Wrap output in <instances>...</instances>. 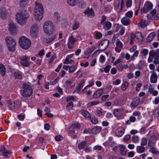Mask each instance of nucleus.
<instances>
[{
  "mask_svg": "<svg viewBox=\"0 0 159 159\" xmlns=\"http://www.w3.org/2000/svg\"><path fill=\"white\" fill-rule=\"evenodd\" d=\"M30 16L28 11L26 10H23L17 13L16 18L17 23L21 25H25L27 19Z\"/></svg>",
  "mask_w": 159,
  "mask_h": 159,
  "instance_id": "1",
  "label": "nucleus"
},
{
  "mask_svg": "<svg viewBox=\"0 0 159 159\" xmlns=\"http://www.w3.org/2000/svg\"><path fill=\"white\" fill-rule=\"evenodd\" d=\"M34 15L35 19L37 20L40 21L43 18V8L40 3L35 2Z\"/></svg>",
  "mask_w": 159,
  "mask_h": 159,
  "instance_id": "2",
  "label": "nucleus"
},
{
  "mask_svg": "<svg viewBox=\"0 0 159 159\" xmlns=\"http://www.w3.org/2000/svg\"><path fill=\"white\" fill-rule=\"evenodd\" d=\"M43 30L47 35H50L55 32V27L53 22L50 21H47L43 24Z\"/></svg>",
  "mask_w": 159,
  "mask_h": 159,
  "instance_id": "3",
  "label": "nucleus"
},
{
  "mask_svg": "<svg viewBox=\"0 0 159 159\" xmlns=\"http://www.w3.org/2000/svg\"><path fill=\"white\" fill-rule=\"evenodd\" d=\"M33 93L31 86L26 83L23 84L22 89L20 90V93L22 96L24 97H28L30 96Z\"/></svg>",
  "mask_w": 159,
  "mask_h": 159,
  "instance_id": "4",
  "label": "nucleus"
},
{
  "mask_svg": "<svg viewBox=\"0 0 159 159\" xmlns=\"http://www.w3.org/2000/svg\"><path fill=\"white\" fill-rule=\"evenodd\" d=\"M19 43L22 48L24 49H27L30 48L31 42L29 39L23 36L19 38Z\"/></svg>",
  "mask_w": 159,
  "mask_h": 159,
  "instance_id": "5",
  "label": "nucleus"
},
{
  "mask_svg": "<svg viewBox=\"0 0 159 159\" xmlns=\"http://www.w3.org/2000/svg\"><path fill=\"white\" fill-rule=\"evenodd\" d=\"M5 40L8 50L11 51H14L16 48L15 40L10 36L7 37Z\"/></svg>",
  "mask_w": 159,
  "mask_h": 159,
  "instance_id": "6",
  "label": "nucleus"
},
{
  "mask_svg": "<svg viewBox=\"0 0 159 159\" xmlns=\"http://www.w3.org/2000/svg\"><path fill=\"white\" fill-rule=\"evenodd\" d=\"M79 40H81V38L79 34L76 35V38H74L72 35L68 39V48L69 49L72 48L74 46L75 42Z\"/></svg>",
  "mask_w": 159,
  "mask_h": 159,
  "instance_id": "7",
  "label": "nucleus"
},
{
  "mask_svg": "<svg viewBox=\"0 0 159 159\" xmlns=\"http://www.w3.org/2000/svg\"><path fill=\"white\" fill-rule=\"evenodd\" d=\"M39 30V26L36 23L33 24L30 28V35L33 37H36L38 34Z\"/></svg>",
  "mask_w": 159,
  "mask_h": 159,
  "instance_id": "8",
  "label": "nucleus"
},
{
  "mask_svg": "<svg viewBox=\"0 0 159 159\" xmlns=\"http://www.w3.org/2000/svg\"><path fill=\"white\" fill-rule=\"evenodd\" d=\"M153 4L151 2L147 1L144 4L143 8L141 10V11L144 13H146L152 9Z\"/></svg>",
  "mask_w": 159,
  "mask_h": 159,
  "instance_id": "9",
  "label": "nucleus"
},
{
  "mask_svg": "<svg viewBox=\"0 0 159 159\" xmlns=\"http://www.w3.org/2000/svg\"><path fill=\"white\" fill-rule=\"evenodd\" d=\"M109 43V42L108 40L106 39L102 40L99 44L98 48L100 50H104L108 47Z\"/></svg>",
  "mask_w": 159,
  "mask_h": 159,
  "instance_id": "10",
  "label": "nucleus"
},
{
  "mask_svg": "<svg viewBox=\"0 0 159 159\" xmlns=\"http://www.w3.org/2000/svg\"><path fill=\"white\" fill-rule=\"evenodd\" d=\"M20 62L24 66H28L30 65V58L24 56L21 57Z\"/></svg>",
  "mask_w": 159,
  "mask_h": 159,
  "instance_id": "11",
  "label": "nucleus"
},
{
  "mask_svg": "<svg viewBox=\"0 0 159 159\" xmlns=\"http://www.w3.org/2000/svg\"><path fill=\"white\" fill-rule=\"evenodd\" d=\"M75 79L73 78L72 79L67 80L65 83V86L66 89L72 88L75 85L74 83Z\"/></svg>",
  "mask_w": 159,
  "mask_h": 159,
  "instance_id": "12",
  "label": "nucleus"
},
{
  "mask_svg": "<svg viewBox=\"0 0 159 159\" xmlns=\"http://www.w3.org/2000/svg\"><path fill=\"white\" fill-rule=\"evenodd\" d=\"M157 140V138L155 135H153L150 137L148 143V145L149 147L154 146Z\"/></svg>",
  "mask_w": 159,
  "mask_h": 159,
  "instance_id": "13",
  "label": "nucleus"
},
{
  "mask_svg": "<svg viewBox=\"0 0 159 159\" xmlns=\"http://www.w3.org/2000/svg\"><path fill=\"white\" fill-rule=\"evenodd\" d=\"M124 113V111L122 108L115 109L113 111V114L115 116L118 118L122 117Z\"/></svg>",
  "mask_w": 159,
  "mask_h": 159,
  "instance_id": "14",
  "label": "nucleus"
},
{
  "mask_svg": "<svg viewBox=\"0 0 159 159\" xmlns=\"http://www.w3.org/2000/svg\"><path fill=\"white\" fill-rule=\"evenodd\" d=\"M114 6L116 7H120V11L122 10L124 6L123 0H116L114 3Z\"/></svg>",
  "mask_w": 159,
  "mask_h": 159,
  "instance_id": "15",
  "label": "nucleus"
},
{
  "mask_svg": "<svg viewBox=\"0 0 159 159\" xmlns=\"http://www.w3.org/2000/svg\"><path fill=\"white\" fill-rule=\"evenodd\" d=\"M116 44L115 50L116 52H120L122 48L123 44L119 39H117Z\"/></svg>",
  "mask_w": 159,
  "mask_h": 159,
  "instance_id": "16",
  "label": "nucleus"
},
{
  "mask_svg": "<svg viewBox=\"0 0 159 159\" xmlns=\"http://www.w3.org/2000/svg\"><path fill=\"white\" fill-rule=\"evenodd\" d=\"M7 12L6 9L3 7L0 8V18L2 19H4L6 18Z\"/></svg>",
  "mask_w": 159,
  "mask_h": 159,
  "instance_id": "17",
  "label": "nucleus"
},
{
  "mask_svg": "<svg viewBox=\"0 0 159 159\" xmlns=\"http://www.w3.org/2000/svg\"><path fill=\"white\" fill-rule=\"evenodd\" d=\"M0 153L1 155L4 157H7L9 155L11 154V152L10 151L6 150L4 146L1 147L0 149Z\"/></svg>",
  "mask_w": 159,
  "mask_h": 159,
  "instance_id": "18",
  "label": "nucleus"
},
{
  "mask_svg": "<svg viewBox=\"0 0 159 159\" xmlns=\"http://www.w3.org/2000/svg\"><path fill=\"white\" fill-rule=\"evenodd\" d=\"M152 73L150 77V81L151 83H156L157 81V74L154 71L151 72Z\"/></svg>",
  "mask_w": 159,
  "mask_h": 159,
  "instance_id": "19",
  "label": "nucleus"
},
{
  "mask_svg": "<svg viewBox=\"0 0 159 159\" xmlns=\"http://www.w3.org/2000/svg\"><path fill=\"white\" fill-rule=\"evenodd\" d=\"M135 38L137 39L139 44H141L143 39V37L140 32H138L134 34Z\"/></svg>",
  "mask_w": 159,
  "mask_h": 159,
  "instance_id": "20",
  "label": "nucleus"
},
{
  "mask_svg": "<svg viewBox=\"0 0 159 159\" xmlns=\"http://www.w3.org/2000/svg\"><path fill=\"white\" fill-rule=\"evenodd\" d=\"M125 133V130L122 127L118 128L116 130V135L118 137L122 136Z\"/></svg>",
  "mask_w": 159,
  "mask_h": 159,
  "instance_id": "21",
  "label": "nucleus"
},
{
  "mask_svg": "<svg viewBox=\"0 0 159 159\" xmlns=\"http://www.w3.org/2000/svg\"><path fill=\"white\" fill-rule=\"evenodd\" d=\"M139 102V99L138 97H135L131 103V106L132 108H134L136 107Z\"/></svg>",
  "mask_w": 159,
  "mask_h": 159,
  "instance_id": "22",
  "label": "nucleus"
},
{
  "mask_svg": "<svg viewBox=\"0 0 159 159\" xmlns=\"http://www.w3.org/2000/svg\"><path fill=\"white\" fill-rule=\"evenodd\" d=\"M52 34L51 36L45 38L44 39V42L46 43H49L52 42L56 39V34Z\"/></svg>",
  "mask_w": 159,
  "mask_h": 159,
  "instance_id": "23",
  "label": "nucleus"
},
{
  "mask_svg": "<svg viewBox=\"0 0 159 159\" xmlns=\"http://www.w3.org/2000/svg\"><path fill=\"white\" fill-rule=\"evenodd\" d=\"M84 13L89 17H93L94 16V12L92 8H88L84 11Z\"/></svg>",
  "mask_w": 159,
  "mask_h": 159,
  "instance_id": "24",
  "label": "nucleus"
},
{
  "mask_svg": "<svg viewBox=\"0 0 159 159\" xmlns=\"http://www.w3.org/2000/svg\"><path fill=\"white\" fill-rule=\"evenodd\" d=\"M101 25H102L103 28L105 30L110 29L111 27V23L108 21H107Z\"/></svg>",
  "mask_w": 159,
  "mask_h": 159,
  "instance_id": "25",
  "label": "nucleus"
},
{
  "mask_svg": "<svg viewBox=\"0 0 159 159\" xmlns=\"http://www.w3.org/2000/svg\"><path fill=\"white\" fill-rule=\"evenodd\" d=\"M85 83V80H82L80 83L78 85L76 88L75 90H74V92H77V93H79V91L81 90V89L83 88V86Z\"/></svg>",
  "mask_w": 159,
  "mask_h": 159,
  "instance_id": "26",
  "label": "nucleus"
},
{
  "mask_svg": "<svg viewBox=\"0 0 159 159\" xmlns=\"http://www.w3.org/2000/svg\"><path fill=\"white\" fill-rule=\"evenodd\" d=\"M9 30L11 32H15L17 30V27L13 22H11L9 25Z\"/></svg>",
  "mask_w": 159,
  "mask_h": 159,
  "instance_id": "27",
  "label": "nucleus"
},
{
  "mask_svg": "<svg viewBox=\"0 0 159 159\" xmlns=\"http://www.w3.org/2000/svg\"><path fill=\"white\" fill-rule=\"evenodd\" d=\"M148 24V22L145 20L142 19L139 22L138 25L139 27L143 28L146 26Z\"/></svg>",
  "mask_w": 159,
  "mask_h": 159,
  "instance_id": "28",
  "label": "nucleus"
},
{
  "mask_svg": "<svg viewBox=\"0 0 159 159\" xmlns=\"http://www.w3.org/2000/svg\"><path fill=\"white\" fill-rule=\"evenodd\" d=\"M103 92V90L100 89L95 92L93 95V97L94 98H97L100 97Z\"/></svg>",
  "mask_w": 159,
  "mask_h": 159,
  "instance_id": "29",
  "label": "nucleus"
},
{
  "mask_svg": "<svg viewBox=\"0 0 159 159\" xmlns=\"http://www.w3.org/2000/svg\"><path fill=\"white\" fill-rule=\"evenodd\" d=\"M149 55L154 58L159 57V49H157L156 51H151L149 52Z\"/></svg>",
  "mask_w": 159,
  "mask_h": 159,
  "instance_id": "30",
  "label": "nucleus"
},
{
  "mask_svg": "<svg viewBox=\"0 0 159 159\" xmlns=\"http://www.w3.org/2000/svg\"><path fill=\"white\" fill-rule=\"evenodd\" d=\"M121 22L123 25H127L130 23V20L129 18L125 16L121 19Z\"/></svg>",
  "mask_w": 159,
  "mask_h": 159,
  "instance_id": "31",
  "label": "nucleus"
},
{
  "mask_svg": "<svg viewBox=\"0 0 159 159\" xmlns=\"http://www.w3.org/2000/svg\"><path fill=\"white\" fill-rule=\"evenodd\" d=\"M155 35V34L154 32L151 33L146 38L147 42H149L151 41L154 39Z\"/></svg>",
  "mask_w": 159,
  "mask_h": 159,
  "instance_id": "32",
  "label": "nucleus"
},
{
  "mask_svg": "<svg viewBox=\"0 0 159 159\" xmlns=\"http://www.w3.org/2000/svg\"><path fill=\"white\" fill-rule=\"evenodd\" d=\"M145 148L143 146H138L136 147V151L137 153H141L144 152Z\"/></svg>",
  "mask_w": 159,
  "mask_h": 159,
  "instance_id": "33",
  "label": "nucleus"
},
{
  "mask_svg": "<svg viewBox=\"0 0 159 159\" xmlns=\"http://www.w3.org/2000/svg\"><path fill=\"white\" fill-rule=\"evenodd\" d=\"M54 18L56 22L58 24L60 23V17L59 13L56 12L54 14Z\"/></svg>",
  "mask_w": 159,
  "mask_h": 159,
  "instance_id": "34",
  "label": "nucleus"
},
{
  "mask_svg": "<svg viewBox=\"0 0 159 159\" xmlns=\"http://www.w3.org/2000/svg\"><path fill=\"white\" fill-rule=\"evenodd\" d=\"M102 128L100 127L96 126L94 127L92 130V132L93 134H97L99 133L101 130Z\"/></svg>",
  "mask_w": 159,
  "mask_h": 159,
  "instance_id": "35",
  "label": "nucleus"
},
{
  "mask_svg": "<svg viewBox=\"0 0 159 159\" xmlns=\"http://www.w3.org/2000/svg\"><path fill=\"white\" fill-rule=\"evenodd\" d=\"M120 148V152L123 155H125L126 154V151L125 150V146L124 145H119Z\"/></svg>",
  "mask_w": 159,
  "mask_h": 159,
  "instance_id": "36",
  "label": "nucleus"
},
{
  "mask_svg": "<svg viewBox=\"0 0 159 159\" xmlns=\"http://www.w3.org/2000/svg\"><path fill=\"white\" fill-rule=\"evenodd\" d=\"M80 26V24L78 22L75 21L72 26V29L74 30L78 29Z\"/></svg>",
  "mask_w": 159,
  "mask_h": 159,
  "instance_id": "37",
  "label": "nucleus"
},
{
  "mask_svg": "<svg viewBox=\"0 0 159 159\" xmlns=\"http://www.w3.org/2000/svg\"><path fill=\"white\" fill-rule=\"evenodd\" d=\"M0 73L2 76H4L6 73L5 68L2 64H0Z\"/></svg>",
  "mask_w": 159,
  "mask_h": 159,
  "instance_id": "38",
  "label": "nucleus"
},
{
  "mask_svg": "<svg viewBox=\"0 0 159 159\" xmlns=\"http://www.w3.org/2000/svg\"><path fill=\"white\" fill-rule=\"evenodd\" d=\"M29 1L30 0H21L20 3V6L21 7H25Z\"/></svg>",
  "mask_w": 159,
  "mask_h": 159,
  "instance_id": "39",
  "label": "nucleus"
},
{
  "mask_svg": "<svg viewBox=\"0 0 159 159\" xmlns=\"http://www.w3.org/2000/svg\"><path fill=\"white\" fill-rule=\"evenodd\" d=\"M73 107V104L72 102H69L66 106V110L68 111H69L70 110L72 109Z\"/></svg>",
  "mask_w": 159,
  "mask_h": 159,
  "instance_id": "40",
  "label": "nucleus"
},
{
  "mask_svg": "<svg viewBox=\"0 0 159 159\" xmlns=\"http://www.w3.org/2000/svg\"><path fill=\"white\" fill-rule=\"evenodd\" d=\"M78 0H67L68 4L70 6H74L75 5Z\"/></svg>",
  "mask_w": 159,
  "mask_h": 159,
  "instance_id": "41",
  "label": "nucleus"
},
{
  "mask_svg": "<svg viewBox=\"0 0 159 159\" xmlns=\"http://www.w3.org/2000/svg\"><path fill=\"white\" fill-rule=\"evenodd\" d=\"M87 143V142L86 141L82 142L80 143L78 145L79 148L80 149L83 148Z\"/></svg>",
  "mask_w": 159,
  "mask_h": 159,
  "instance_id": "42",
  "label": "nucleus"
},
{
  "mask_svg": "<svg viewBox=\"0 0 159 159\" xmlns=\"http://www.w3.org/2000/svg\"><path fill=\"white\" fill-rule=\"evenodd\" d=\"M132 142L135 143H137L139 141V137L136 135H133L131 138Z\"/></svg>",
  "mask_w": 159,
  "mask_h": 159,
  "instance_id": "43",
  "label": "nucleus"
},
{
  "mask_svg": "<svg viewBox=\"0 0 159 159\" xmlns=\"http://www.w3.org/2000/svg\"><path fill=\"white\" fill-rule=\"evenodd\" d=\"M149 151L153 154H155L159 155V152L157 151L155 148H151L149 149Z\"/></svg>",
  "mask_w": 159,
  "mask_h": 159,
  "instance_id": "44",
  "label": "nucleus"
},
{
  "mask_svg": "<svg viewBox=\"0 0 159 159\" xmlns=\"http://www.w3.org/2000/svg\"><path fill=\"white\" fill-rule=\"evenodd\" d=\"M136 120V118L133 116H130L129 118V120H128L126 122L127 124L129 125L130 124V122H134Z\"/></svg>",
  "mask_w": 159,
  "mask_h": 159,
  "instance_id": "45",
  "label": "nucleus"
},
{
  "mask_svg": "<svg viewBox=\"0 0 159 159\" xmlns=\"http://www.w3.org/2000/svg\"><path fill=\"white\" fill-rule=\"evenodd\" d=\"M14 75L16 79H17L19 80H20L21 79L22 75L21 72L20 71L15 72Z\"/></svg>",
  "mask_w": 159,
  "mask_h": 159,
  "instance_id": "46",
  "label": "nucleus"
},
{
  "mask_svg": "<svg viewBox=\"0 0 159 159\" xmlns=\"http://www.w3.org/2000/svg\"><path fill=\"white\" fill-rule=\"evenodd\" d=\"M81 114L84 116L89 118L90 116V114L89 113L85 110H82Z\"/></svg>",
  "mask_w": 159,
  "mask_h": 159,
  "instance_id": "47",
  "label": "nucleus"
},
{
  "mask_svg": "<svg viewBox=\"0 0 159 159\" xmlns=\"http://www.w3.org/2000/svg\"><path fill=\"white\" fill-rule=\"evenodd\" d=\"M147 144V139L145 138H143L141 139V145L145 146Z\"/></svg>",
  "mask_w": 159,
  "mask_h": 159,
  "instance_id": "48",
  "label": "nucleus"
},
{
  "mask_svg": "<svg viewBox=\"0 0 159 159\" xmlns=\"http://www.w3.org/2000/svg\"><path fill=\"white\" fill-rule=\"evenodd\" d=\"M13 102L15 109L18 108L21 106V102L19 101L16 100Z\"/></svg>",
  "mask_w": 159,
  "mask_h": 159,
  "instance_id": "49",
  "label": "nucleus"
},
{
  "mask_svg": "<svg viewBox=\"0 0 159 159\" xmlns=\"http://www.w3.org/2000/svg\"><path fill=\"white\" fill-rule=\"evenodd\" d=\"M103 110L101 108L100 110H97L96 112V114L98 116H103L104 114L102 112Z\"/></svg>",
  "mask_w": 159,
  "mask_h": 159,
  "instance_id": "50",
  "label": "nucleus"
},
{
  "mask_svg": "<svg viewBox=\"0 0 159 159\" xmlns=\"http://www.w3.org/2000/svg\"><path fill=\"white\" fill-rule=\"evenodd\" d=\"M66 101L67 102H73L75 101V98L73 96H69L66 98Z\"/></svg>",
  "mask_w": 159,
  "mask_h": 159,
  "instance_id": "51",
  "label": "nucleus"
},
{
  "mask_svg": "<svg viewBox=\"0 0 159 159\" xmlns=\"http://www.w3.org/2000/svg\"><path fill=\"white\" fill-rule=\"evenodd\" d=\"M122 25H120L118 24H115L114 25V29L116 32H117Z\"/></svg>",
  "mask_w": 159,
  "mask_h": 159,
  "instance_id": "52",
  "label": "nucleus"
},
{
  "mask_svg": "<svg viewBox=\"0 0 159 159\" xmlns=\"http://www.w3.org/2000/svg\"><path fill=\"white\" fill-rule=\"evenodd\" d=\"M99 103V102L98 101H93L92 102H90L88 103V106L89 107H90L93 105H97Z\"/></svg>",
  "mask_w": 159,
  "mask_h": 159,
  "instance_id": "53",
  "label": "nucleus"
},
{
  "mask_svg": "<svg viewBox=\"0 0 159 159\" xmlns=\"http://www.w3.org/2000/svg\"><path fill=\"white\" fill-rule=\"evenodd\" d=\"M148 52V50L146 49H142L140 51L141 53L144 56L147 55Z\"/></svg>",
  "mask_w": 159,
  "mask_h": 159,
  "instance_id": "54",
  "label": "nucleus"
},
{
  "mask_svg": "<svg viewBox=\"0 0 159 159\" xmlns=\"http://www.w3.org/2000/svg\"><path fill=\"white\" fill-rule=\"evenodd\" d=\"M128 83L127 82H125L121 86V89L123 90H125L128 87Z\"/></svg>",
  "mask_w": 159,
  "mask_h": 159,
  "instance_id": "55",
  "label": "nucleus"
},
{
  "mask_svg": "<svg viewBox=\"0 0 159 159\" xmlns=\"http://www.w3.org/2000/svg\"><path fill=\"white\" fill-rule=\"evenodd\" d=\"M94 37L95 39H99L102 37V34L100 32H97L95 34Z\"/></svg>",
  "mask_w": 159,
  "mask_h": 159,
  "instance_id": "56",
  "label": "nucleus"
},
{
  "mask_svg": "<svg viewBox=\"0 0 159 159\" xmlns=\"http://www.w3.org/2000/svg\"><path fill=\"white\" fill-rule=\"evenodd\" d=\"M74 63V61L72 59H65L63 62L64 64H72Z\"/></svg>",
  "mask_w": 159,
  "mask_h": 159,
  "instance_id": "57",
  "label": "nucleus"
},
{
  "mask_svg": "<svg viewBox=\"0 0 159 159\" xmlns=\"http://www.w3.org/2000/svg\"><path fill=\"white\" fill-rule=\"evenodd\" d=\"M135 37L134 35V34H131L130 37V44L131 45L133 44L135 41Z\"/></svg>",
  "mask_w": 159,
  "mask_h": 159,
  "instance_id": "58",
  "label": "nucleus"
},
{
  "mask_svg": "<svg viewBox=\"0 0 159 159\" xmlns=\"http://www.w3.org/2000/svg\"><path fill=\"white\" fill-rule=\"evenodd\" d=\"M80 127V125L77 123L73 124L71 125V128H74V129H79Z\"/></svg>",
  "mask_w": 159,
  "mask_h": 159,
  "instance_id": "59",
  "label": "nucleus"
},
{
  "mask_svg": "<svg viewBox=\"0 0 159 159\" xmlns=\"http://www.w3.org/2000/svg\"><path fill=\"white\" fill-rule=\"evenodd\" d=\"M139 54V52L138 51H136L133 55L131 57V60L134 61L135 59V57H137Z\"/></svg>",
  "mask_w": 159,
  "mask_h": 159,
  "instance_id": "60",
  "label": "nucleus"
},
{
  "mask_svg": "<svg viewBox=\"0 0 159 159\" xmlns=\"http://www.w3.org/2000/svg\"><path fill=\"white\" fill-rule=\"evenodd\" d=\"M79 7L80 8H84L86 6V3L83 1H80L78 4Z\"/></svg>",
  "mask_w": 159,
  "mask_h": 159,
  "instance_id": "61",
  "label": "nucleus"
},
{
  "mask_svg": "<svg viewBox=\"0 0 159 159\" xmlns=\"http://www.w3.org/2000/svg\"><path fill=\"white\" fill-rule=\"evenodd\" d=\"M111 67V66L110 65H107V66H106L104 68V71L106 73H108L109 72V70Z\"/></svg>",
  "mask_w": 159,
  "mask_h": 159,
  "instance_id": "62",
  "label": "nucleus"
},
{
  "mask_svg": "<svg viewBox=\"0 0 159 159\" xmlns=\"http://www.w3.org/2000/svg\"><path fill=\"white\" fill-rule=\"evenodd\" d=\"M75 66L74 65H72L69 67V72L70 73H72L75 70Z\"/></svg>",
  "mask_w": 159,
  "mask_h": 159,
  "instance_id": "63",
  "label": "nucleus"
},
{
  "mask_svg": "<svg viewBox=\"0 0 159 159\" xmlns=\"http://www.w3.org/2000/svg\"><path fill=\"white\" fill-rule=\"evenodd\" d=\"M132 0H127L126 2V5L127 8L130 7L132 5Z\"/></svg>",
  "mask_w": 159,
  "mask_h": 159,
  "instance_id": "64",
  "label": "nucleus"
}]
</instances>
